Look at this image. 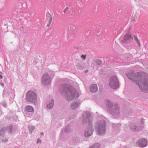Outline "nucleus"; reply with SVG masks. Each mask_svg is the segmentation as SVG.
I'll return each instance as SVG.
<instances>
[{
	"mask_svg": "<svg viewBox=\"0 0 148 148\" xmlns=\"http://www.w3.org/2000/svg\"><path fill=\"white\" fill-rule=\"evenodd\" d=\"M88 71V70H86L85 71V73H87Z\"/></svg>",
	"mask_w": 148,
	"mask_h": 148,
	"instance_id": "393cba45",
	"label": "nucleus"
},
{
	"mask_svg": "<svg viewBox=\"0 0 148 148\" xmlns=\"http://www.w3.org/2000/svg\"><path fill=\"white\" fill-rule=\"evenodd\" d=\"M78 106V103H75L74 104H72L71 105V108L73 110V109H75Z\"/></svg>",
	"mask_w": 148,
	"mask_h": 148,
	"instance_id": "4468645a",
	"label": "nucleus"
},
{
	"mask_svg": "<svg viewBox=\"0 0 148 148\" xmlns=\"http://www.w3.org/2000/svg\"><path fill=\"white\" fill-rule=\"evenodd\" d=\"M96 62L98 65L101 64L102 63L101 61L99 60H96Z\"/></svg>",
	"mask_w": 148,
	"mask_h": 148,
	"instance_id": "f3484780",
	"label": "nucleus"
},
{
	"mask_svg": "<svg viewBox=\"0 0 148 148\" xmlns=\"http://www.w3.org/2000/svg\"><path fill=\"white\" fill-rule=\"evenodd\" d=\"M138 144L142 147H145L147 145V140L146 139H142L138 141Z\"/></svg>",
	"mask_w": 148,
	"mask_h": 148,
	"instance_id": "0eeeda50",
	"label": "nucleus"
},
{
	"mask_svg": "<svg viewBox=\"0 0 148 148\" xmlns=\"http://www.w3.org/2000/svg\"><path fill=\"white\" fill-rule=\"evenodd\" d=\"M93 131L90 127L89 126L85 131L84 135L86 136H89L91 135Z\"/></svg>",
	"mask_w": 148,
	"mask_h": 148,
	"instance_id": "423d86ee",
	"label": "nucleus"
},
{
	"mask_svg": "<svg viewBox=\"0 0 148 148\" xmlns=\"http://www.w3.org/2000/svg\"><path fill=\"white\" fill-rule=\"evenodd\" d=\"M124 39L125 41H130L133 39V38L130 34L127 33L124 37Z\"/></svg>",
	"mask_w": 148,
	"mask_h": 148,
	"instance_id": "9d476101",
	"label": "nucleus"
},
{
	"mask_svg": "<svg viewBox=\"0 0 148 148\" xmlns=\"http://www.w3.org/2000/svg\"><path fill=\"white\" fill-rule=\"evenodd\" d=\"M105 123L104 122L103 125L101 126V129L99 130L98 132V134L99 135H102L104 134L105 133Z\"/></svg>",
	"mask_w": 148,
	"mask_h": 148,
	"instance_id": "6e6552de",
	"label": "nucleus"
},
{
	"mask_svg": "<svg viewBox=\"0 0 148 148\" xmlns=\"http://www.w3.org/2000/svg\"><path fill=\"white\" fill-rule=\"evenodd\" d=\"M63 90L65 92V95L69 101H71L75 97H78L79 95L75 89L71 86H66Z\"/></svg>",
	"mask_w": 148,
	"mask_h": 148,
	"instance_id": "f03ea898",
	"label": "nucleus"
},
{
	"mask_svg": "<svg viewBox=\"0 0 148 148\" xmlns=\"http://www.w3.org/2000/svg\"><path fill=\"white\" fill-rule=\"evenodd\" d=\"M6 130V128L4 127L3 129H1L0 130V135L3 136L4 135L5 133V131Z\"/></svg>",
	"mask_w": 148,
	"mask_h": 148,
	"instance_id": "f8f14e48",
	"label": "nucleus"
},
{
	"mask_svg": "<svg viewBox=\"0 0 148 148\" xmlns=\"http://www.w3.org/2000/svg\"><path fill=\"white\" fill-rule=\"evenodd\" d=\"M118 82L116 77L114 76L111 77L109 84L110 87L113 89H116L118 87Z\"/></svg>",
	"mask_w": 148,
	"mask_h": 148,
	"instance_id": "20e7f679",
	"label": "nucleus"
},
{
	"mask_svg": "<svg viewBox=\"0 0 148 148\" xmlns=\"http://www.w3.org/2000/svg\"><path fill=\"white\" fill-rule=\"evenodd\" d=\"M84 120H83V121L84 122Z\"/></svg>",
	"mask_w": 148,
	"mask_h": 148,
	"instance_id": "cd10ccee",
	"label": "nucleus"
},
{
	"mask_svg": "<svg viewBox=\"0 0 148 148\" xmlns=\"http://www.w3.org/2000/svg\"><path fill=\"white\" fill-rule=\"evenodd\" d=\"M95 144L93 146H92L93 147H94V148H96V147H95Z\"/></svg>",
	"mask_w": 148,
	"mask_h": 148,
	"instance_id": "4be33fe9",
	"label": "nucleus"
},
{
	"mask_svg": "<svg viewBox=\"0 0 148 148\" xmlns=\"http://www.w3.org/2000/svg\"><path fill=\"white\" fill-rule=\"evenodd\" d=\"M1 85H2V86H3V84H1Z\"/></svg>",
	"mask_w": 148,
	"mask_h": 148,
	"instance_id": "bb28decb",
	"label": "nucleus"
},
{
	"mask_svg": "<svg viewBox=\"0 0 148 148\" xmlns=\"http://www.w3.org/2000/svg\"><path fill=\"white\" fill-rule=\"evenodd\" d=\"M127 76L129 79L136 83L142 91L148 90V74L139 72H131L127 74Z\"/></svg>",
	"mask_w": 148,
	"mask_h": 148,
	"instance_id": "f257e3e1",
	"label": "nucleus"
},
{
	"mask_svg": "<svg viewBox=\"0 0 148 148\" xmlns=\"http://www.w3.org/2000/svg\"><path fill=\"white\" fill-rule=\"evenodd\" d=\"M81 58H83L84 60H85L86 58V55H82L81 56Z\"/></svg>",
	"mask_w": 148,
	"mask_h": 148,
	"instance_id": "6ab92c4d",
	"label": "nucleus"
},
{
	"mask_svg": "<svg viewBox=\"0 0 148 148\" xmlns=\"http://www.w3.org/2000/svg\"><path fill=\"white\" fill-rule=\"evenodd\" d=\"M73 32H74V30H73Z\"/></svg>",
	"mask_w": 148,
	"mask_h": 148,
	"instance_id": "a878e982",
	"label": "nucleus"
},
{
	"mask_svg": "<svg viewBox=\"0 0 148 148\" xmlns=\"http://www.w3.org/2000/svg\"><path fill=\"white\" fill-rule=\"evenodd\" d=\"M50 78L49 75L47 73L44 74L42 78V83L48 85L50 83Z\"/></svg>",
	"mask_w": 148,
	"mask_h": 148,
	"instance_id": "39448f33",
	"label": "nucleus"
},
{
	"mask_svg": "<svg viewBox=\"0 0 148 148\" xmlns=\"http://www.w3.org/2000/svg\"><path fill=\"white\" fill-rule=\"evenodd\" d=\"M69 9V8L68 7H66L64 10V12H66Z\"/></svg>",
	"mask_w": 148,
	"mask_h": 148,
	"instance_id": "aec40b11",
	"label": "nucleus"
},
{
	"mask_svg": "<svg viewBox=\"0 0 148 148\" xmlns=\"http://www.w3.org/2000/svg\"><path fill=\"white\" fill-rule=\"evenodd\" d=\"M90 90L92 92H96L98 90L97 85L95 84H92L90 87Z\"/></svg>",
	"mask_w": 148,
	"mask_h": 148,
	"instance_id": "1a4fd4ad",
	"label": "nucleus"
},
{
	"mask_svg": "<svg viewBox=\"0 0 148 148\" xmlns=\"http://www.w3.org/2000/svg\"><path fill=\"white\" fill-rule=\"evenodd\" d=\"M7 129V128H6ZM7 131L11 133L12 131V127H10L8 128L7 129Z\"/></svg>",
	"mask_w": 148,
	"mask_h": 148,
	"instance_id": "a211bd4d",
	"label": "nucleus"
},
{
	"mask_svg": "<svg viewBox=\"0 0 148 148\" xmlns=\"http://www.w3.org/2000/svg\"><path fill=\"white\" fill-rule=\"evenodd\" d=\"M47 15H48V17L49 18V25H47V26H49V25L51 24V23L52 21V17L49 13H48L47 14Z\"/></svg>",
	"mask_w": 148,
	"mask_h": 148,
	"instance_id": "ddd939ff",
	"label": "nucleus"
},
{
	"mask_svg": "<svg viewBox=\"0 0 148 148\" xmlns=\"http://www.w3.org/2000/svg\"><path fill=\"white\" fill-rule=\"evenodd\" d=\"M41 142V140L40 139H38L37 140V143H40Z\"/></svg>",
	"mask_w": 148,
	"mask_h": 148,
	"instance_id": "412c9836",
	"label": "nucleus"
},
{
	"mask_svg": "<svg viewBox=\"0 0 148 148\" xmlns=\"http://www.w3.org/2000/svg\"><path fill=\"white\" fill-rule=\"evenodd\" d=\"M41 134L42 135H43V133H42V132H41Z\"/></svg>",
	"mask_w": 148,
	"mask_h": 148,
	"instance_id": "b1692460",
	"label": "nucleus"
},
{
	"mask_svg": "<svg viewBox=\"0 0 148 148\" xmlns=\"http://www.w3.org/2000/svg\"><path fill=\"white\" fill-rule=\"evenodd\" d=\"M26 99L27 101L35 103L37 101L36 95L32 91H29L26 95Z\"/></svg>",
	"mask_w": 148,
	"mask_h": 148,
	"instance_id": "7ed1b4c3",
	"label": "nucleus"
},
{
	"mask_svg": "<svg viewBox=\"0 0 148 148\" xmlns=\"http://www.w3.org/2000/svg\"><path fill=\"white\" fill-rule=\"evenodd\" d=\"M2 77L1 75H0V79H2Z\"/></svg>",
	"mask_w": 148,
	"mask_h": 148,
	"instance_id": "5701e85b",
	"label": "nucleus"
},
{
	"mask_svg": "<svg viewBox=\"0 0 148 148\" xmlns=\"http://www.w3.org/2000/svg\"><path fill=\"white\" fill-rule=\"evenodd\" d=\"M54 103V100H52L51 103L47 105V108L49 109L53 107Z\"/></svg>",
	"mask_w": 148,
	"mask_h": 148,
	"instance_id": "2eb2a0df",
	"label": "nucleus"
},
{
	"mask_svg": "<svg viewBox=\"0 0 148 148\" xmlns=\"http://www.w3.org/2000/svg\"><path fill=\"white\" fill-rule=\"evenodd\" d=\"M134 39H135V40L137 42V44L139 46H140V42L139 41V40H138V38L137 37H134Z\"/></svg>",
	"mask_w": 148,
	"mask_h": 148,
	"instance_id": "dca6fc26",
	"label": "nucleus"
},
{
	"mask_svg": "<svg viewBox=\"0 0 148 148\" xmlns=\"http://www.w3.org/2000/svg\"><path fill=\"white\" fill-rule=\"evenodd\" d=\"M26 110L29 112H33L34 111V109L32 106H26L25 107Z\"/></svg>",
	"mask_w": 148,
	"mask_h": 148,
	"instance_id": "9b49d317",
	"label": "nucleus"
}]
</instances>
